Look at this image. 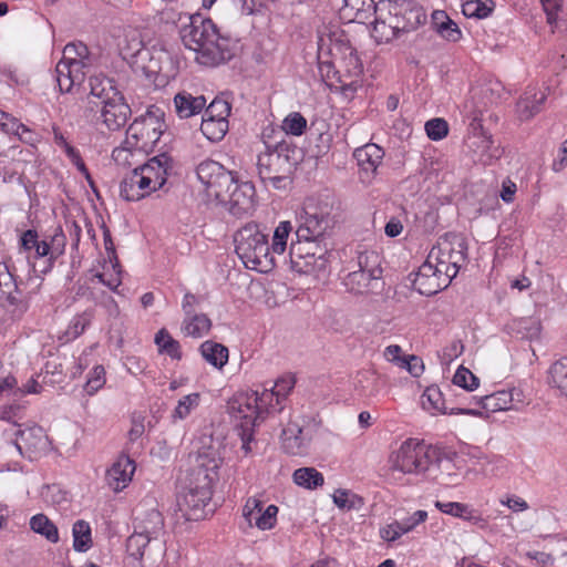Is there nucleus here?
<instances>
[{"label":"nucleus","instance_id":"7ed1b4c3","mask_svg":"<svg viewBox=\"0 0 567 567\" xmlns=\"http://www.w3.org/2000/svg\"><path fill=\"white\" fill-rule=\"evenodd\" d=\"M374 17L371 34L378 43L413 31L426 19L422 7L412 0H380Z\"/></svg>","mask_w":567,"mask_h":567},{"label":"nucleus","instance_id":"0e129e2a","mask_svg":"<svg viewBox=\"0 0 567 567\" xmlns=\"http://www.w3.org/2000/svg\"><path fill=\"white\" fill-rule=\"evenodd\" d=\"M380 537L388 543H393L401 538L404 534L400 522L393 520L380 528Z\"/></svg>","mask_w":567,"mask_h":567},{"label":"nucleus","instance_id":"7c9ffc66","mask_svg":"<svg viewBox=\"0 0 567 567\" xmlns=\"http://www.w3.org/2000/svg\"><path fill=\"white\" fill-rule=\"evenodd\" d=\"M142 52V32L127 30L123 42L120 43V53L132 68L137 64V58Z\"/></svg>","mask_w":567,"mask_h":567},{"label":"nucleus","instance_id":"a211bd4d","mask_svg":"<svg viewBox=\"0 0 567 567\" xmlns=\"http://www.w3.org/2000/svg\"><path fill=\"white\" fill-rule=\"evenodd\" d=\"M171 158L159 153L144 163V196L162 188L167 179Z\"/></svg>","mask_w":567,"mask_h":567},{"label":"nucleus","instance_id":"3c124183","mask_svg":"<svg viewBox=\"0 0 567 567\" xmlns=\"http://www.w3.org/2000/svg\"><path fill=\"white\" fill-rule=\"evenodd\" d=\"M332 499L340 509H355L360 508L363 504V499L360 496L343 488L336 489Z\"/></svg>","mask_w":567,"mask_h":567},{"label":"nucleus","instance_id":"4be33fe9","mask_svg":"<svg viewBox=\"0 0 567 567\" xmlns=\"http://www.w3.org/2000/svg\"><path fill=\"white\" fill-rule=\"evenodd\" d=\"M373 0H341L338 7L342 19L349 22L365 23V21L375 13Z\"/></svg>","mask_w":567,"mask_h":567},{"label":"nucleus","instance_id":"603ef678","mask_svg":"<svg viewBox=\"0 0 567 567\" xmlns=\"http://www.w3.org/2000/svg\"><path fill=\"white\" fill-rule=\"evenodd\" d=\"M299 244H292L290 247L289 256H290V262L293 270L298 272H309V266L315 260V254L307 252L306 256H303L300 251Z\"/></svg>","mask_w":567,"mask_h":567},{"label":"nucleus","instance_id":"f704fd0d","mask_svg":"<svg viewBox=\"0 0 567 567\" xmlns=\"http://www.w3.org/2000/svg\"><path fill=\"white\" fill-rule=\"evenodd\" d=\"M292 482L301 488L313 491L324 484V477L315 467H300L292 473Z\"/></svg>","mask_w":567,"mask_h":567},{"label":"nucleus","instance_id":"bf43d9fd","mask_svg":"<svg viewBox=\"0 0 567 567\" xmlns=\"http://www.w3.org/2000/svg\"><path fill=\"white\" fill-rule=\"evenodd\" d=\"M230 114V105L228 102L219 99H215L210 102V104L206 107L204 116L228 120Z\"/></svg>","mask_w":567,"mask_h":567},{"label":"nucleus","instance_id":"774afa93","mask_svg":"<svg viewBox=\"0 0 567 567\" xmlns=\"http://www.w3.org/2000/svg\"><path fill=\"white\" fill-rule=\"evenodd\" d=\"M464 350V346L460 340H453L442 351V360L444 362H452L457 359Z\"/></svg>","mask_w":567,"mask_h":567},{"label":"nucleus","instance_id":"79ce46f5","mask_svg":"<svg viewBox=\"0 0 567 567\" xmlns=\"http://www.w3.org/2000/svg\"><path fill=\"white\" fill-rule=\"evenodd\" d=\"M462 13L466 18L485 19L494 9L492 0H462Z\"/></svg>","mask_w":567,"mask_h":567},{"label":"nucleus","instance_id":"ea45409f","mask_svg":"<svg viewBox=\"0 0 567 567\" xmlns=\"http://www.w3.org/2000/svg\"><path fill=\"white\" fill-rule=\"evenodd\" d=\"M73 548L75 551L85 553L92 547L91 526L87 522L79 519L73 524Z\"/></svg>","mask_w":567,"mask_h":567},{"label":"nucleus","instance_id":"a18cd8bd","mask_svg":"<svg viewBox=\"0 0 567 567\" xmlns=\"http://www.w3.org/2000/svg\"><path fill=\"white\" fill-rule=\"evenodd\" d=\"M30 528L42 536L49 542L56 543L59 540V532L56 526L44 515L37 514L30 519Z\"/></svg>","mask_w":567,"mask_h":567},{"label":"nucleus","instance_id":"393cba45","mask_svg":"<svg viewBox=\"0 0 567 567\" xmlns=\"http://www.w3.org/2000/svg\"><path fill=\"white\" fill-rule=\"evenodd\" d=\"M353 156L360 168L368 176H374L384 157V151L382 147L374 143H368L361 147H358L354 151Z\"/></svg>","mask_w":567,"mask_h":567},{"label":"nucleus","instance_id":"c9c22d12","mask_svg":"<svg viewBox=\"0 0 567 567\" xmlns=\"http://www.w3.org/2000/svg\"><path fill=\"white\" fill-rule=\"evenodd\" d=\"M142 166H136L132 171L130 178H124L121 183L120 195L126 202H138L142 199Z\"/></svg>","mask_w":567,"mask_h":567},{"label":"nucleus","instance_id":"338daca9","mask_svg":"<svg viewBox=\"0 0 567 567\" xmlns=\"http://www.w3.org/2000/svg\"><path fill=\"white\" fill-rule=\"evenodd\" d=\"M49 247L51 251V258H54V260L64 252L65 236L61 229L56 230L55 234L51 237Z\"/></svg>","mask_w":567,"mask_h":567},{"label":"nucleus","instance_id":"c03bdc74","mask_svg":"<svg viewBox=\"0 0 567 567\" xmlns=\"http://www.w3.org/2000/svg\"><path fill=\"white\" fill-rule=\"evenodd\" d=\"M526 92L517 102V112L522 120H528L539 112V105L545 101L544 93Z\"/></svg>","mask_w":567,"mask_h":567},{"label":"nucleus","instance_id":"bb28decb","mask_svg":"<svg viewBox=\"0 0 567 567\" xmlns=\"http://www.w3.org/2000/svg\"><path fill=\"white\" fill-rule=\"evenodd\" d=\"M164 116V111L155 105L147 107V111L144 113V132H146L152 148L156 147L161 136L167 128Z\"/></svg>","mask_w":567,"mask_h":567},{"label":"nucleus","instance_id":"ddd939ff","mask_svg":"<svg viewBox=\"0 0 567 567\" xmlns=\"http://www.w3.org/2000/svg\"><path fill=\"white\" fill-rule=\"evenodd\" d=\"M142 135V127L138 125L137 120L126 130L125 140L121 146L112 152V158L124 167L142 166L140 159L142 157V147L140 140Z\"/></svg>","mask_w":567,"mask_h":567},{"label":"nucleus","instance_id":"37998d69","mask_svg":"<svg viewBox=\"0 0 567 567\" xmlns=\"http://www.w3.org/2000/svg\"><path fill=\"white\" fill-rule=\"evenodd\" d=\"M164 533V518L162 513L152 506L144 518V537L147 542L157 539Z\"/></svg>","mask_w":567,"mask_h":567},{"label":"nucleus","instance_id":"a19ab883","mask_svg":"<svg viewBox=\"0 0 567 567\" xmlns=\"http://www.w3.org/2000/svg\"><path fill=\"white\" fill-rule=\"evenodd\" d=\"M200 131L210 142H219L228 132V120L203 116Z\"/></svg>","mask_w":567,"mask_h":567},{"label":"nucleus","instance_id":"20e7f679","mask_svg":"<svg viewBox=\"0 0 567 567\" xmlns=\"http://www.w3.org/2000/svg\"><path fill=\"white\" fill-rule=\"evenodd\" d=\"M271 393L250 390L237 392L228 401V412L238 422L239 435L243 441L241 447L246 454L250 452L254 429L268 415L274 414L269 408L271 405Z\"/></svg>","mask_w":567,"mask_h":567},{"label":"nucleus","instance_id":"e433bc0d","mask_svg":"<svg viewBox=\"0 0 567 567\" xmlns=\"http://www.w3.org/2000/svg\"><path fill=\"white\" fill-rule=\"evenodd\" d=\"M513 330L523 339L530 341L538 340L542 333V321L538 317H524L515 319Z\"/></svg>","mask_w":567,"mask_h":567},{"label":"nucleus","instance_id":"2f4dec72","mask_svg":"<svg viewBox=\"0 0 567 567\" xmlns=\"http://www.w3.org/2000/svg\"><path fill=\"white\" fill-rule=\"evenodd\" d=\"M199 351L204 360L218 370L228 362V349L221 343L207 340L200 344Z\"/></svg>","mask_w":567,"mask_h":567},{"label":"nucleus","instance_id":"dca6fc26","mask_svg":"<svg viewBox=\"0 0 567 567\" xmlns=\"http://www.w3.org/2000/svg\"><path fill=\"white\" fill-rule=\"evenodd\" d=\"M450 284L447 276L434 269L427 259L419 267L413 279L414 289L423 296H433L447 288Z\"/></svg>","mask_w":567,"mask_h":567},{"label":"nucleus","instance_id":"864d4df0","mask_svg":"<svg viewBox=\"0 0 567 567\" xmlns=\"http://www.w3.org/2000/svg\"><path fill=\"white\" fill-rule=\"evenodd\" d=\"M307 127V120L299 112L289 113L282 121L281 128L285 133L300 136Z\"/></svg>","mask_w":567,"mask_h":567},{"label":"nucleus","instance_id":"13d9d810","mask_svg":"<svg viewBox=\"0 0 567 567\" xmlns=\"http://www.w3.org/2000/svg\"><path fill=\"white\" fill-rule=\"evenodd\" d=\"M424 128L431 141H441L449 134V124L441 117L429 120L425 123Z\"/></svg>","mask_w":567,"mask_h":567},{"label":"nucleus","instance_id":"6ab92c4d","mask_svg":"<svg viewBox=\"0 0 567 567\" xmlns=\"http://www.w3.org/2000/svg\"><path fill=\"white\" fill-rule=\"evenodd\" d=\"M16 436V447L21 455L27 454L29 458L43 451L48 444V436L37 424L18 430Z\"/></svg>","mask_w":567,"mask_h":567},{"label":"nucleus","instance_id":"052dcab7","mask_svg":"<svg viewBox=\"0 0 567 567\" xmlns=\"http://www.w3.org/2000/svg\"><path fill=\"white\" fill-rule=\"evenodd\" d=\"M427 517L429 514L426 511L417 509L412 515L399 522L404 534H409L415 532L420 525L424 524Z\"/></svg>","mask_w":567,"mask_h":567},{"label":"nucleus","instance_id":"0eeeda50","mask_svg":"<svg viewBox=\"0 0 567 567\" xmlns=\"http://www.w3.org/2000/svg\"><path fill=\"white\" fill-rule=\"evenodd\" d=\"M466 250L467 245L463 238L446 235L432 247L426 259L434 269L440 270L443 276H447V279L452 281L466 258Z\"/></svg>","mask_w":567,"mask_h":567},{"label":"nucleus","instance_id":"09e8293b","mask_svg":"<svg viewBox=\"0 0 567 567\" xmlns=\"http://www.w3.org/2000/svg\"><path fill=\"white\" fill-rule=\"evenodd\" d=\"M292 230V225L288 220L280 221L275 228L272 243L269 245L271 257L282 255L287 248V240Z\"/></svg>","mask_w":567,"mask_h":567},{"label":"nucleus","instance_id":"39448f33","mask_svg":"<svg viewBox=\"0 0 567 567\" xmlns=\"http://www.w3.org/2000/svg\"><path fill=\"white\" fill-rule=\"evenodd\" d=\"M234 243L235 251L246 268L268 272L275 267L268 235L262 233L258 224L248 223L239 228L234 236Z\"/></svg>","mask_w":567,"mask_h":567},{"label":"nucleus","instance_id":"69168bd1","mask_svg":"<svg viewBox=\"0 0 567 567\" xmlns=\"http://www.w3.org/2000/svg\"><path fill=\"white\" fill-rule=\"evenodd\" d=\"M499 503L514 513L525 512L529 508L528 503L517 495H508L499 499Z\"/></svg>","mask_w":567,"mask_h":567},{"label":"nucleus","instance_id":"9d476101","mask_svg":"<svg viewBox=\"0 0 567 567\" xmlns=\"http://www.w3.org/2000/svg\"><path fill=\"white\" fill-rule=\"evenodd\" d=\"M288 157L281 155L279 150H267L257 157V171L261 182H270L276 188L285 181L282 174L288 169Z\"/></svg>","mask_w":567,"mask_h":567},{"label":"nucleus","instance_id":"423d86ee","mask_svg":"<svg viewBox=\"0 0 567 567\" xmlns=\"http://www.w3.org/2000/svg\"><path fill=\"white\" fill-rule=\"evenodd\" d=\"M435 461V449L416 439L404 441L390 457L391 468L404 474L424 473Z\"/></svg>","mask_w":567,"mask_h":567},{"label":"nucleus","instance_id":"aec40b11","mask_svg":"<svg viewBox=\"0 0 567 567\" xmlns=\"http://www.w3.org/2000/svg\"><path fill=\"white\" fill-rule=\"evenodd\" d=\"M311 435L299 423L290 421L282 430L281 445L286 453L302 456L308 454Z\"/></svg>","mask_w":567,"mask_h":567},{"label":"nucleus","instance_id":"de8ad7c7","mask_svg":"<svg viewBox=\"0 0 567 567\" xmlns=\"http://www.w3.org/2000/svg\"><path fill=\"white\" fill-rule=\"evenodd\" d=\"M382 257L379 252L370 250L358 256L359 269L364 270L369 276L380 279L382 276Z\"/></svg>","mask_w":567,"mask_h":567},{"label":"nucleus","instance_id":"f8f14e48","mask_svg":"<svg viewBox=\"0 0 567 567\" xmlns=\"http://www.w3.org/2000/svg\"><path fill=\"white\" fill-rule=\"evenodd\" d=\"M279 508L270 504L266 508L262 501L256 496L247 498L243 507V516L249 527H256L259 530H270L277 524Z\"/></svg>","mask_w":567,"mask_h":567},{"label":"nucleus","instance_id":"c756f323","mask_svg":"<svg viewBox=\"0 0 567 567\" xmlns=\"http://www.w3.org/2000/svg\"><path fill=\"white\" fill-rule=\"evenodd\" d=\"M181 329L184 336L199 339L208 334L212 321L205 313H193L184 317Z\"/></svg>","mask_w":567,"mask_h":567},{"label":"nucleus","instance_id":"8fccbe9b","mask_svg":"<svg viewBox=\"0 0 567 567\" xmlns=\"http://www.w3.org/2000/svg\"><path fill=\"white\" fill-rule=\"evenodd\" d=\"M200 395L199 393H190L184 395L178 400L176 408L172 413L174 421L185 420L190 413L196 410L199 405Z\"/></svg>","mask_w":567,"mask_h":567},{"label":"nucleus","instance_id":"6e6d98bb","mask_svg":"<svg viewBox=\"0 0 567 567\" xmlns=\"http://www.w3.org/2000/svg\"><path fill=\"white\" fill-rule=\"evenodd\" d=\"M453 384L466 391H474L478 388L480 380L468 369L460 365L453 375Z\"/></svg>","mask_w":567,"mask_h":567},{"label":"nucleus","instance_id":"680f3d73","mask_svg":"<svg viewBox=\"0 0 567 567\" xmlns=\"http://www.w3.org/2000/svg\"><path fill=\"white\" fill-rule=\"evenodd\" d=\"M105 383V370L102 365H96L90 372V377L85 383L87 394H94Z\"/></svg>","mask_w":567,"mask_h":567},{"label":"nucleus","instance_id":"f3484780","mask_svg":"<svg viewBox=\"0 0 567 567\" xmlns=\"http://www.w3.org/2000/svg\"><path fill=\"white\" fill-rule=\"evenodd\" d=\"M84 68V62L75 58H62L55 66L60 92L69 93L74 85H80L85 79Z\"/></svg>","mask_w":567,"mask_h":567},{"label":"nucleus","instance_id":"1a4fd4ad","mask_svg":"<svg viewBox=\"0 0 567 567\" xmlns=\"http://www.w3.org/2000/svg\"><path fill=\"white\" fill-rule=\"evenodd\" d=\"M255 186L250 182L238 183L234 178V184L227 186L225 197L216 198L218 202L227 205L228 210L236 217L251 215L256 208Z\"/></svg>","mask_w":567,"mask_h":567},{"label":"nucleus","instance_id":"58836bf2","mask_svg":"<svg viewBox=\"0 0 567 567\" xmlns=\"http://www.w3.org/2000/svg\"><path fill=\"white\" fill-rule=\"evenodd\" d=\"M154 342L161 354H166L174 360L182 358L181 346L166 329H161L156 334Z\"/></svg>","mask_w":567,"mask_h":567},{"label":"nucleus","instance_id":"b1692460","mask_svg":"<svg viewBox=\"0 0 567 567\" xmlns=\"http://www.w3.org/2000/svg\"><path fill=\"white\" fill-rule=\"evenodd\" d=\"M318 50L320 53L327 52L331 56H337L343 50H349V40L338 27H324L318 31Z\"/></svg>","mask_w":567,"mask_h":567},{"label":"nucleus","instance_id":"5fc2aeb1","mask_svg":"<svg viewBox=\"0 0 567 567\" xmlns=\"http://www.w3.org/2000/svg\"><path fill=\"white\" fill-rule=\"evenodd\" d=\"M336 58L337 59L339 58L342 61L347 72L350 75L358 76L362 73V70H363L362 63L358 56L357 51L351 47L350 43H349V50H343Z\"/></svg>","mask_w":567,"mask_h":567},{"label":"nucleus","instance_id":"e2e57ef3","mask_svg":"<svg viewBox=\"0 0 567 567\" xmlns=\"http://www.w3.org/2000/svg\"><path fill=\"white\" fill-rule=\"evenodd\" d=\"M437 32L446 40L453 41V42L458 41L462 35L461 30L458 29L457 24L450 18H446V20H443L439 24Z\"/></svg>","mask_w":567,"mask_h":567},{"label":"nucleus","instance_id":"4468645a","mask_svg":"<svg viewBox=\"0 0 567 567\" xmlns=\"http://www.w3.org/2000/svg\"><path fill=\"white\" fill-rule=\"evenodd\" d=\"M94 109L100 110L102 122L110 131L120 130L131 114V109L121 92L110 101H96Z\"/></svg>","mask_w":567,"mask_h":567},{"label":"nucleus","instance_id":"4d7b16f0","mask_svg":"<svg viewBox=\"0 0 567 567\" xmlns=\"http://www.w3.org/2000/svg\"><path fill=\"white\" fill-rule=\"evenodd\" d=\"M92 320V315L89 311H84L73 317L70 321L68 329L65 330V336L68 340L75 339L81 336L85 328L90 326Z\"/></svg>","mask_w":567,"mask_h":567},{"label":"nucleus","instance_id":"6e6552de","mask_svg":"<svg viewBox=\"0 0 567 567\" xmlns=\"http://www.w3.org/2000/svg\"><path fill=\"white\" fill-rule=\"evenodd\" d=\"M196 176L204 186L207 196L215 199L225 197L227 186L234 184L233 173L213 159L200 162L196 167Z\"/></svg>","mask_w":567,"mask_h":567},{"label":"nucleus","instance_id":"473e14b6","mask_svg":"<svg viewBox=\"0 0 567 567\" xmlns=\"http://www.w3.org/2000/svg\"><path fill=\"white\" fill-rule=\"evenodd\" d=\"M435 507L443 514L462 518L464 520L477 524L482 517L476 514L467 504L458 502H435Z\"/></svg>","mask_w":567,"mask_h":567},{"label":"nucleus","instance_id":"f03ea898","mask_svg":"<svg viewBox=\"0 0 567 567\" xmlns=\"http://www.w3.org/2000/svg\"><path fill=\"white\" fill-rule=\"evenodd\" d=\"M220 464L221 458L215 451L198 454L189 485L178 498L179 511L187 520H200L208 515L207 507L212 501L213 485L219 477Z\"/></svg>","mask_w":567,"mask_h":567},{"label":"nucleus","instance_id":"4c0bfd02","mask_svg":"<svg viewBox=\"0 0 567 567\" xmlns=\"http://www.w3.org/2000/svg\"><path fill=\"white\" fill-rule=\"evenodd\" d=\"M548 384L567 396V357L555 361L548 369Z\"/></svg>","mask_w":567,"mask_h":567},{"label":"nucleus","instance_id":"412c9836","mask_svg":"<svg viewBox=\"0 0 567 567\" xmlns=\"http://www.w3.org/2000/svg\"><path fill=\"white\" fill-rule=\"evenodd\" d=\"M148 61L144 64V87L161 89L166 86L168 75L162 72V64L168 59L167 52L162 48L153 47L152 51H148Z\"/></svg>","mask_w":567,"mask_h":567},{"label":"nucleus","instance_id":"49530a36","mask_svg":"<svg viewBox=\"0 0 567 567\" xmlns=\"http://www.w3.org/2000/svg\"><path fill=\"white\" fill-rule=\"evenodd\" d=\"M377 280L378 279L369 276L364 270L358 269L346 277L344 285L348 290L354 293H363L368 291L372 287L373 281Z\"/></svg>","mask_w":567,"mask_h":567},{"label":"nucleus","instance_id":"72a5a7b5","mask_svg":"<svg viewBox=\"0 0 567 567\" xmlns=\"http://www.w3.org/2000/svg\"><path fill=\"white\" fill-rule=\"evenodd\" d=\"M421 405L431 415L449 414L445 400L439 386L432 385L425 389L421 396Z\"/></svg>","mask_w":567,"mask_h":567},{"label":"nucleus","instance_id":"2eb2a0df","mask_svg":"<svg viewBox=\"0 0 567 567\" xmlns=\"http://www.w3.org/2000/svg\"><path fill=\"white\" fill-rule=\"evenodd\" d=\"M329 227L328 215L319 213L315 207L307 206L300 215V225L296 230L299 244L317 240Z\"/></svg>","mask_w":567,"mask_h":567},{"label":"nucleus","instance_id":"a878e982","mask_svg":"<svg viewBox=\"0 0 567 567\" xmlns=\"http://www.w3.org/2000/svg\"><path fill=\"white\" fill-rule=\"evenodd\" d=\"M89 87L90 94L87 99L92 111L96 106V101H110L112 96L120 93L113 80L102 74L90 76Z\"/></svg>","mask_w":567,"mask_h":567},{"label":"nucleus","instance_id":"f257e3e1","mask_svg":"<svg viewBox=\"0 0 567 567\" xmlns=\"http://www.w3.org/2000/svg\"><path fill=\"white\" fill-rule=\"evenodd\" d=\"M187 23L179 34L185 48L195 53V61L204 66H216L229 61L234 55V43L219 32L209 18L200 14L184 16Z\"/></svg>","mask_w":567,"mask_h":567},{"label":"nucleus","instance_id":"c85d7f7f","mask_svg":"<svg viewBox=\"0 0 567 567\" xmlns=\"http://www.w3.org/2000/svg\"><path fill=\"white\" fill-rule=\"evenodd\" d=\"M296 384L295 378L291 374L280 377L271 389H264L261 393H271V405L269 408L275 413L281 412L284 409V401L293 389Z\"/></svg>","mask_w":567,"mask_h":567},{"label":"nucleus","instance_id":"5701e85b","mask_svg":"<svg viewBox=\"0 0 567 567\" xmlns=\"http://www.w3.org/2000/svg\"><path fill=\"white\" fill-rule=\"evenodd\" d=\"M135 472L134 461L128 456H120L118 460L106 472L107 485L114 491L120 492L131 482Z\"/></svg>","mask_w":567,"mask_h":567},{"label":"nucleus","instance_id":"cd10ccee","mask_svg":"<svg viewBox=\"0 0 567 567\" xmlns=\"http://www.w3.org/2000/svg\"><path fill=\"white\" fill-rule=\"evenodd\" d=\"M206 102L204 95L194 96L187 91H182L174 97L175 110L181 118H188L199 114L204 110Z\"/></svg>","mask_w":567,"mask_h":567},{"label":"nucleus","instance_id":"9b49d317","mask_svg":"<svg viewBox=\"0 0 567 567\" xmlns=\"http://www.w3.org/2000/svg\"><path fill=\"white\" fill-rule=\"evenodd\" d=\"M524 391L519 388H511L507 390H499L494 393L474 396L477 405H481L486 413H495L499 411L518 410L517 405L525 403Z\"/></svg>","mask_w":567,"mask_h":567}]
</instances>
